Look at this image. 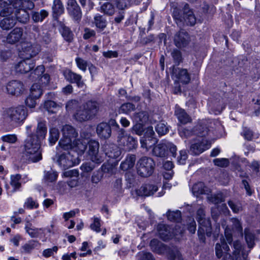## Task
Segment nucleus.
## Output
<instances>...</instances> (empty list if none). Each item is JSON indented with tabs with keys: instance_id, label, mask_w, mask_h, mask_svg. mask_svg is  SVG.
Instances as JSON below:
<instances>
[{
	"instance_id": "obj_30",
	"label": "nucleus",
	"mask_w": 260,
	"mask_h": 260,
	"mask_svg": "<svg viewBox=\"0 0 260 260\" xmlns=\"http://www.w3.org/2000/svg\"><path fill=\"white\" fill-rule=\"evenodd\" d=\"M47 132V128L46 124L43 122H39L38 123V126L36 129V134L34 135L36 136V139L39 140V142L44 140L45 138Z\"/></svg>"
},
{
	"instance_id": "obj_10",
	"label": "nucleus",
	"mask_w": 260,
	"mask_h": 260,
	"mask_svg": "<svg viewBox=\"0 0 260 260\" xmlns=\"http://www.w3.org/2000/svg\"><path fill=\"white\" fill-rule=\"evenodd\" d=\"M20 55L22 58L30 59L39 53L41 50L39 45L30 42H24L22 44Z\"/></svg>"
},
{
	"instance_id": "obj_40",
	"label": "nucleus",
	"mask_w": 260,
	"mask_h": 260,
	"mask_svg": "<svg viewBox=\"0 0 260 260\" xmlns=\"http://www.w3.org/2000/svg\"><path fill=\"white\" fill-rule=\"evenodd\" d=\"M245 239L249 248H252L254 245L255 236L254 234L249 230H245Z\"/></svg>"
},
{
	"instance_id": "obj_7",
	"label": "nucleus",
	"mask_w": 260,
	"mask_h": 260,
	"mask_svg": "<svg viewBox=\"0 0 260 260\" xmlns=\"http://www.w3.org/2000/svg\"><path fill=\"white\" fill-rule=\"evenodd\" d=\"M155 165V162L151 158L147 156L142 157L137 163V173L141 177H148L152 174Z\"/></svg>"
},
{
	"instance_id": "obj_35",
	"label": "nucleus",
	"mask_w": 260,
	"mask_h": 260,
	"mask_svg": "<svg viewBox=\"0 0 260 260\" xmlns=\"http://www.w3.org/2000/svg\"><path fill=\"white\" fill-rule=\"evenodd\" d=\"M13 15L21 23H26L29 20V14L27 11L21 9L16 11Z\"/></svg>"
},
{
	"instance_id": "obj_48",
	"label": "nucleus",
	"mask_w": 260,
	"mask_h": 260,
	"mask_svg": "<svg viewBox=\"0 0 260 260\" xmlns=\"http://www.w3.org/2000/svg\"><path fill=\"white\" fill-rule=\"evenodd\" d=\"M23 206L27 209H36L39 207V204L36 200H34L31 197H29L26 199Z\"/></svg>"
},
{
	"instance_id": "obj_26",
	"label": "nucleus",
	"mask_w": 260,
	"mask_h": 260,
	"mask_svg": "<svg viewBox=\"0 0 260 260\" xmlns=\"http://www.w3.org/2000/svg\"><path fill=\"white\" fill-rule=\"evenodd\" d=\"M23 29L20 27H16L11 31L6 38L8 43L13 44L18 42L22 38Z\"/></svg>"
},
{
	"instance_id": "obj_59",
	"label": "nucleus",
	"mask_w": 260,
	"mask_h": 260,
	"mask_svg": "<svg viewBox=\"0 0 260 260\" xmlns=\"http://www.w3.org/2000/svg\"><path fill=\"white\" fill-rule=\"evenodd\" d=\"M133 133L141 136L144 132L143 123L137 122L131 128Z\"/></svg>"
},
{
	"instance_id": "obj_4",
	"label": "nucleus",
	"mask_w": 260,
	"mask_h": 260,
	"mask_svg": "<svg viewBox=\"0 0 260 260\" xmlns=\"http://www.w3.org/2000/svg\"><path fill=\"white\" fill-rule=\"evenodd\" d=\"M98 110L99 107L96 102L88 101L78 107L74 117L80 122L86 121L94 116Z\"/></svg>"
},
{
	"instance_id": "obj_62",
	"label": "nucleus",
	"mask_w": 260,
	"mask_h": 260,
	"mask_svg": "<svg viewBox=\"0 0 260 260\" xmlns=\"http://www.w3.org/2000/svg\"><path fill=\"white\" fill-rule=\"evenodd\" d=\"M228 204L234 213H238L242 210V206L240 203H235L232 201H229Z\"/></svg>"
},
{
	"instance_id": "obj_42",
	"label": "nucleus",
	"mask_w": 260,
	"mask_h": 260,
	"mask_svg": "<svg viewBox=\"0 0 260 260\" xmlns=\"http://www.w3.org/2000/svg\"><path fill=\"white\" fill-rule=\"evenodd\" d=\"M59 136V131L56 128H51L49 131V142L50 145L52 146L58 140Z\"/></svg>"
},
{
	"instance_id": "obj_57",
	"label": "nucleus",
	"mask_w": 260,
	"mask_h": 260,
	"mask_svg": "<svg viewBox=\"0 0 260 260\" xmlns=\"http://www.w3.org/2000/svg\"><path fill=\"white\" fill-rule=\"evenodd\" d=\"M58 249V248L56 246H53L51 248L46 249L43 251L42 255L45 258L53 256L57 252Z\"/></svg>"
},
{
	"instance_id": "obj_41",
	"label": "nucleus",
	"mask_w": 260,
	"mask_h": 260,
	"mask_svg": "<svg viewBox=\"0 0 260 260\" xmlns=\"http://www.w3.org/2000/svg\"><path fill=\"white\" fill-rule=\"evenodd\" d=\"M156 142V140L154 137H151V138H142L140 140L141 147L146 148L147 150L150 149Z\"/></svg>"
},
{
	"instance_id": "obj_53",
	"label": "nucleus",
	"mask_w": 260,
	"mask_h": 260,
	"mask_svg": "<svg viewBox=\"0 0 260 260\" xmlns=\"http://www.w3.org/2000/svg\"><path fill=\"white\" fill-rule=\"evenodd\" d=\"M62 36L67 42H72L73 40L74 35L70 30L69 28L67 27H63L61 31Z\"/></svg>"
},
{
	"instance_id": "obj_15",
	"label": "nucleus",
	"mask_w": 260,
	"mask_h": 260,
	"mask_svg": "<svg viewBox=\"0 0 260 260\" xmlns=\"http://www.w3.org/2000/svg\"><path fill=\"white\" fill-rule=\"evenodd\" d=\"M7 90L9 94L18 96L23 92L24 86L20 81L12 80L7 84Z\"/></svg>"
},
{
	"instance_id": "obj_9",
	"label": "nucleus",
	"mask_w": 260,
	"mask_h": 260,
	"mask_svg": "<svg viewBox=\"0 0 260 260\" xmlns=\"http://www.w3.org/2000/svg\"><path fill=\"white\" fill-rule=\"evenodd\" d=\"M157 230L159 237L164 241L182 234L185 230L184 228H181L179 224L176 225L175 229L171 230V229L169 226L161 223L157 225Z\"/></svg>"
},
{
	"instance_id": "obj_32",
	"label": "nucleus",
	"mask_w": 260,
	"mask_h": 260,
	"mask_svg": "<svg viewBox=\"0 0 260 260\" xmlns=\"http://www.w3.org/2000/svg\"><path fill=\"white\" fill-rule=\"evenodd\" d=\"M150 246L152 251L158 253H163L166 250L165 245L156 239L152 240Z\"/></svg>"
},
{
	"instance_id": "obj_52",
	"label": "nucleus",
	"mask_w": 260,
	"mask_h": 260,
	"mask_svg": "<svg viewBox=\"0 0 260 260\" xmlns=\"http://www.w3.org/2000/svg\"><path fill=\"white\" fill-rule=\"evenodd\" d=\"M22 10H30L34 8V3L29 0H23L20 4L17 6Z\"/></svg>"
},
{
	"instance_id": "obj_54",
	"label": "nucleus",
	"mask_w": 260,
	"mask_h": 260,
	"mask_svg": "<svg viewBox=\"0 0 260 260\" xmlns=\"http://www.w3.org/2000/svg\"><path fill=\"white\" fill-rule=\"evenodd\" d=\"M75 62L77 67L83 72H85L86 71L87 67L89 65L86 60L79 57L75 58Z\"/></svg>"
},
{
	"instance_id": "obj_20",
	"label": "nucleus",
	"mask_w": 260,
	"mask_h": 260,
	"mask_svg": "<svg viewBox=\"0 0 260 260\" xmlns=\"http://www.w3.org/2000/svg\"><path fill=\"white\" fill-rule=\"evenodd\" d=\"M190 38L188 34L184 31L178 32L174 37V43L178 48H183L188 45Z\"/></svg>"
},
{
	"instance_id": "obj_6",
	"label": "nucleus",
	"mask_w": 260,
	"mask_h": 260,
	"mask_svg": "<svg viewBox=\"0 0 260 260\" xmlns=\"http://www.w3.org/2000/svg\"><path fill=\"white\" fill-rule=\"evenodd\" d=\"M62 149L58 151V152L56 154V162L61 169L66 170L79 163L77 157L72 154L71 152L69 151V150L61 153Z\"/></svg>"
},
{
	"instance_id": "obj_11",
	"label": "nucleus",
	"mask_w": 260,
	"mask_h": 260,
	"mask_svg": "<svg viewBox=\"0 0 260 260\" xmlns=\"http://www.w3.org/2000/svg\"><path fill=\"white\" fill-rule=\"evenodd\" d=\"M4 8L0 13L1 16L4 17L0 21V26L3 29L9 30L15 25L16 19L13 15V13L8 14L9 13V7Z\"/></svg>"
},
{
	"instance_id": "obj_21",
	"label": "nucleus",
	"mask_w": 260,
	"mask_h": 260,
	"mask_svg": "<svg viewBox=\"0 0 260 260\" xmlns=\"http://www.w3.org/2000/svg\"><path fill=\"white\" fill-rule=\"evenodd\" d=\"M19 61L15 66L17 72L24 74L30 71L35 67L34 63L32 60L28 59H25Z\"/></svg>"
},
{
	"instance_id": "obj_44",
	"label": "nucleus",
	"mask_w": 260,
	"mask_h": 260,
	"mask_svg": "<svg viewBox=\"0 0 260 260\" xmlns=\"http://www.w3.org/2000/svg\"><path fill=\"white\" fill-rule=\"evenodd\" d=\"M48 15V13L45 10H41L40 12H34L32 14V18L36 22L42 21Z\"/></svg>"
},
{
	"instance_id": "obj_25",
	"label": "nucleus",
	"mask_w": 260,
	"mask_h": 260,
	"mask_svg": "<svg viewBox=\"0 0 260 260\" xmlns=\"http://www.w3.org/2000/svg\"><path fill=\"white\" fill-rule=\"evenodd\" d=\"M119 145L123 146L128 150L135 149L137 140L131 136H124L119 139Z\"/></svg>"
},
{
	"instance_id": "obj_45",
	"label": "nucleus",
	"mask_w": 260,
	"mask_h": 260,
	"mask_svg": "<svg viewBox=\"0 0 260 260\" xmlns=\"http://www.w3.org/2000/svg\"><path fill=\"white\" fill-rule=\"evenodd\" d=\"M44 72V67L43 66H39L31 73L30 77L32 80L39 79L43 75Z\"/></svg>"
},
{
	"instance_id": "obj_28",
	"label": "nucleus",
	"mask_w": 260,
	"mask_h": 260,
	"mask_svg": "<svg viewBox=\"0 0 260 260\" xmlns=\"http://www.w3.org/2000/svg\"><path fill=\"white\" fill-rule=\"evenodd\" d=\"M183 19L187 24L193 25L196 22V18L192 11L190 10L188 5H185L184 8Z\"/></svg>"
},
{
	"instance_id": "obj_27",
	"label": "nucleus",
	"mask_w": 260,
	"mask_h": 260,
	"mask_svg": "<svg viewBox=\"0 0 260 260\" xmlns=\"http://www.w3.org/2000/svg\"><path fill=\"white\" fill-rule=\"evenodd\" d=\"M96 133L100 137L107 139L110 137L111 134L110 126L107 123H101L97 126Z\"/></svg>"
},
{
	"instance_id": "obj_31",
	"label": "nucleus",
	"mask_w": 260,
	"mask_h": 260,
	"mask_svg": "<svg viewBox=\"0 0 260 260\" xmlns=\"http://www.w3.org/2000/svg\"><path fill=\"white\" fill-rule=\"evenodd\" d=\"M136 161V156L134 154H128L125 160L120 164V168L123 171H126L133 168Z\"/></svg>"
},
{
	"instance_id": "obj_60",
	"label": "nucleus",
	"mask_w": 260,
	"mask_h": 260,
	"mask_svg": "<svg viewBox=\"0 0 260 260\" xmlns=\"http://www.w3.org/2000/svg\"><path fill=\"white\" fill-rule=\"evenodd\" d=\"M1 139L5 142L14 144L17 141V137L15 134H8L2 136Z\"/></svg>"
},
{
	"instance_id": "obj_18",
	"label": "nucleus",
	"mask_w": 260,
	"mask_h": 260,
	"mask_svg": "<svg viewBox=\"0 0 260 260\" xmlns=\"http://www.w3.org/2000/svg\"><path fill=\"white\" fill-rule=\"evenodd\" d=\"M63 75L67 81L71 83H76L78 87L83 88L84 87V83L82 80V76L68 69L64 71Z\"/></svg>"
},
{
	"instance_id": "obj_46",
	"label": "nucleus",
	"mask_w": 260,
	"mask_h": 260,
	"mask_svg": "<svg viewBox=\"0 0 260 260\" xmlns=\"http://www.w3.org/2000/svg\"><path fill=\"white\" fill-rule=\"evenodd\" d=\"M135 110V106L130 103H127L122 104L119 108L120 113H124L128 114L131 112Z\"/></svg>"
},
{
	"instance_id": "obj_55",
	"label": "nucleus",
	"mask_w": 260,
	"mask_h": 260,
	"mask_svg": "<svg viewBox=\"0 0 260 260\" xmlns=\"http://www.w3.org/2000/svg\"><path fill=\"white\" fill-rule=\"evenodd\" d=\"M155 130L159 135L163 136L168 133V128L164 123L159 122L157 124Z\"/></svg>"
},
{
	"instance_id": "obj_64",
	"label": "nucleus",
	"mask_w": 260,
	"mask_h": 260,
	"mask_svg": "<svg viewBox=\"0 0 260 260\" xmlns=\"http://www.w3.org/2000/svg\"><path fill=\"white\" fill-rule=\"evenodd\" d=\"M139 260H154L151 253L142 251L138 253Z\"/></svg>"
},
{
	"instance_id": "obj_50",
	"label": "nucleus",
	"mask_w": 260,
	"mask_h": 260,
	"mask_svg": "<svg viewBox=\"0 0 260 260\" xmlns=\"http://www.w3.org/2000/svg\"><path fill=\"white\" fill-rule=\"evenodd\" d=\"M102 11L109 15H112L114 13L115 9L114 6L110 3H105L101 6Z\"/></svg>"
},
{
	"instance_id": "obj_1",
	"label": "nucleus",
	"mask_w": 260,
	"mask_h": 260,
	"mask_svg": "<svg viewBox=\"0 0 260 260\" xmlns=\"http://www.w3.org/2000/svg\"><path fill=\"white\" fill-rule=\"evenodd\" d=\"M62 137L56 147L57 151L62 149L76 152L78 155L84 153L87 148L85 140L77 139L78 133L74 127L70 125H65L62 128Z\"/></svg>"
},
{
	"instance_id": "obj_51",
	"label": "nucleus",
	"mask_w": 260,
	"mask_h": 260,
	"mask_svg": "<svg viewBox=\"0 0 260 260\" xmlns=\"http://www.w3.org/2000/svg\"><path fill=\"white\" fill-rule=\"evenodd\" d=\"M92 223L90 224V229L96 233L101 232V219L99 217L94 216L92 219Z\"/></svg>"
},
{
	"instance_id": "obj_56",
	"label": "nucleus",
	"mask_w": 260,
	"mask_h": 260,
	"mask_svg": "<svg viewBox=\"0 0 260 260\" xmlns=\"http://www.w3.org/2000/svg\"><path fill=\"white\" fill-rule=\"evenodd\" d=\"M58 174L56 172L49 171L45 173L44 178L48 182H53L57 180Z\"/></svg>"
},
{
	"instance_id": "obj_19",
	"label": "nucleus",
	"mask_w": 260,
	"mask_h": 260,
	"mask_svg": "<svg viewBox=\"0 0 260 260\" xmlns=\"http://www.w3.org/2000/svg\"><path fill=\"white\" fill-rule=\"evenodd\" d=\"M29 180L27 175L22 177L19 174L11 175L10 176V185L13 187V191L15 192L20 190L21 187V183H26Z\"/></svg>"
},
{
	"instance_id": "obj_13",
	"label": "nucleus",
	"mask_w": 260,
	"mask_h": 260,
	"mask_svg": "<svg viewBox=\"0 0 260 260\" xmlns=\"http://www.w3.org/2000/svg\"><path fill=\"white\" fill-rule=\"evenodd\" d=\"M67 10L69 15L76 21H79L82 18L81 10L76 0H69Z\"/></svg>"
},
{
	"instance_id": "obj_61",
	"label": "nucleus",
	"mask_w": 260,
	"mask_h": 260,
	"mask_svg": "<svg viewBox=\"0 0 260 260\" xmlns=\"http://www.w3.org/2000/svg\"><path fill=\"white\" fill-rule=\"evenodd\" d=\"M12 56V53L9 50L0 51V62L7 61Z\"/></svg>"
},
{
	"instance_id": "obj_22",
	"label": "nucleus",
	"mask_w": 260,
	"mask_h": 260,
	"mask_svg": "<svg viewBox=\"0 0 260 260\" xmlns=\"http://www.w3.org/2000/svg\"><path fill=\"white\" fill-rule=\"evenodd\" d=\"M233 255L236 260H247L248 254L243 251V246L239 241L233 243Z\"/></svg>"
},
{
	"instance_id": "obj_8",
	"label": "nucleus",
	"mask_w": 260,
	"mask_h": 260,
	"mask_svg": "<svg viewBox=\"0 0 260 260\" xmlns=\"http://www.w3.org/2000/svg\"><path fill=\"white\" fill-rule=\"evenodd\" d=\"M225 240L223 238L220 239V243H217L215 246L216 255L218 258L223 256L224 260H234L233 256L228 252L230 248L226 242L231 244L233 240L232 235L225 232Z\"/></svg>"
},
{
	"instance_id": "obj_29",
	"label": "nucleus",
	"mask_w": 260,
	"mask_h": 260,
	"mask_svg": "<svg viewBox=\"0 0 260 260\" xmlns=\"http://www.w3.org/2000/svg\"><path fill=\"white\" fill-rule=\"evenodd\" d=\"M175 114L179 122L182 124H186L190 121V118L185 110L176 105L175 106Z\"/></svg>"
},
{
	"instance_id": "obj_17",
	"label": "nucleus",
	"mask_w": 260,
	"mask_h": 260,
	"mask_svg": "<svg viewBox=\"0 0 260 260\" xmlns=\"http://www.w3.org/2000/svg\"><path fill=\"white\" fill-rule=\"evenodd\" d=\"M211 142L202 138L198 142L192 144L190 147V151L195 155H199L211 147Z\"/></svg>"
},
{
	"instance_id": "obj_47",
	"label": "nucleus",
	"mask_w": 260,
	"mask_h": 260,
	"mask_svg": "<svg viewBox=\"0 0 260 260\" xmlns=\"http://www.w3.org/2000/svg\"><path fill=\"white\" fill-rule=\"evenodd\" d=\"M23 0H1L0 5L4 7L11 8V6L17 8Z\"/></svg>"
},
{
	"instance_id": "obj_63",
	"label": "nucleus",
	"mask_w": 260,
	"mask_h": 260,
	"mask_svg": "<svg viewBox=\"0 0 260 260\" xmlns=\"http://www.w3.org/2000/svg\"><path fill=\"white\" fill-rule=\"evenodd\" d=\"M215 165L220 167H226L229 164V161L228 159L224 158H216L213 160Z\"/></svg>"
},
{
	"instance_id": "obj_2",
	"label": "nucleus",
	"mask_w": 260,
	"mask_h": 260,
	"mask_svg": "<svg viewBox=\"0 0 260 260\" xmlns=\"http://www.w3.org/2000/svg\"><path fill=\"white\" fill-rule=\"evenodd\" d=\"M23 155L32 162H38L42 159L41 142L32 134L28 135L25 141Z\"/></svg>"
},
{
	"instance_id": "obj_49",
	"label": "nucleus",
	"mask_w": 260,
	"mask_h": 260,
	"mask_svg": "<svg viewBox=\"0 0 260 260\" xmlns=\"http://www.w3.org/2000/svg\"><path fill=\"white\" fill-rule=\"evenodd\" d=\"M168 219L171 221L178 222L181 219V212L177 210L176 211H170L167 213Z\"/></svg>"
},
{
	"instance_id": "obj_23",
	"label": "nucleus",
	"mask_w": 260,
	"mask_h": 260,
	"mask_svg": "<svg viewBox=\"0 0 260 260\" xmlns=\"http://www.w3.org/2000/svg\"><path fill=\"white\" fill-rule=\"evenodd\" d=\"M26 232L31 238L42 237L45 236V232L47 230L45 228H36L32 226L31 223L26 221L25 225Z\"/></svg>"
},
{
	"instance_id": "obj_12",
	"label": "nucleus",
	"mask_w": 260,
	"mask_h": 260,
	"mask_svg": "<svg viewBox=\"0 0 260 260\" xmlns=\"http://www.w3.org/2000/svg\"><path fill=\"white\" fill-rule=\"evenodd\" d=\"M88 153L90 159L96 164L101 163L103 161V158L99 153V143L95 140H90L88 142Z\"/></svg>"
},
{
	"instance_id": "obj_24",
	"label": "nucleus",
	"mask_w": 260,
	"mask_h": 260,
	"mask_svg": "<svg viewBox=\"0 0 260 260\" xmlns=\"http://www.w3.org/2000/svg\"><path fill=\"white\" fill-rule=\"evenodd\" d=\"M158 187L153 184H145L137 190V193L140 196H150L154 194Z\"/></svg>"
},
{
	"instance_id": "obj_3",
	"label": "nucleus",
	"mask_w": 260,
	"mask_h": 260,
	"mask_svg": "<svg viewBox=\"0 0 260 260\" xmlns=\"http://www.w3.org/2000/svg\"><path fill=\"white\" fill-rule=\"evenodd\" d=\"M27 116V110L23 106L6 109L2 113L4 119L9 120L15 126L22 125Z\"/></svg>"
},
{
	"instance_id": "obj_16",
	"label": "nucleus",
	"mask_w": 260,
	"mask_h": 260,
	"mask_svg": "<svg viewBox=\"0 0 260 260\" xmlns=\"http://www.w3.org/2000/svg\"><path fill=\"white\" fill-rule=\"evenodd\" d=\"M105 154L110 158L115 159L116 162L119 161L121 157V150L115 144H106L104 146Z\"/></svg>"
},
{
	"instance_id": "obj_43",
	"label": "nucleus",
	"mask_w": 260,
	"mask_h": 260,
	"mask_svg": "<svg viewBox=\"0 0 260 260\" xmlns=\"http://www.w3.org/2000/svg\"><path fill=\"white\" fill-rule=\"evenodd\" d=\"M39 245V243L38 241L30 240L22 247V249L24 253H29L35 248L37 247Z\"/></svg>"
},
{
	"instance_id": "obj_34",
	"label": "nucleus",
	"mask_w": 260,
	"mask_h": 260,
	"mask_svg": "<svg viewBox=\"0 0 260 260\" xmlns=\"http://www.w3.org/2000/svg\"><path fill=\"white\" fill-rule=\"evenodd\" d=\"M93 23L97 28L103 30L106 27L107 22L104 16L97 14L94 17Z\"/></svg>"
},
{
	"instance_id": "obj_58",
	"label": "nucleus",
	"mask_w": 260,
	"mask_h": 260,
	"mask_svg": "<svg viewBox=\"0 0 260 260\" xmlns=\"http://www.w3.org/2000/svg\"><path fill=\"white\" fill-rule=\"evenodd\" d=\"M134 120L138 123H144L148 119L147 114L144 112L136 113L134 116Z\"/></svg>"
},
{
	"instance_id": "obj_39",
	"label": "nucleus",
	"mask_w": 260,
	"mask_h": 260,
	"mask_svg": "<svg viewBox=\"0 0 260 260\" xmlns=\"http://www.w3.org/2000/svg\"><path fill=\"white\" fill-rule=\"evenodd\" d=\"M44 108L49 113H54L59 110L60 107L53 101H47L44 103Z\"/></svg>"
},
{
	"instance_id": "obj_36",
	"label": "nucleus",
	"mask_w": 260,
	"mask_h": 260,
	"mask_svg": "<svg viewBox=\"0 0 260 260\" xmlns=\"http://www.w3.org/2000/svg\"><path fill=\"white\" fill-rule=\"evenodd\" d=\"M192 191L194 195L207 193L208 188L205 186L203 182H200L194 184L192 187Z\"/></svg>"
},
{
	"instance_id": "obj_5",
	"label": "nucleus",
	"mask_w": 260,
	"mask_h": 260,
	"mask_svg": "<svg viewBox=\"0 0 260 260\" xmlns=\"http://www.w3.org/2000/svg\"><path fill=\"white\" fill-rule=\"evenodd\" d=\"M197 220L199 222V227L198 231L199 238L201 242H205V234L208 237L211 235V224L209 218L205 217L204 211L200 208L197 211Z\"/></svg>"
},
{
	"instance_id": "obj_37",
	"label": "nucleus",
	"mask_w": 260,
	"mask_h": 260,
	"mask_svg": "<svg viewBox=\"0 0 260 260\" xmlns=\"http://www.w3.org/2000/svg\"><path fill=\"white\" fill-rule=\"evenodd\" d=\"M167 146L165 144L160 143L156 145L153 149V155L159 156L164 157L166 154Z\"/></svg>"
},
{
	"instance_id": "obj_38",
	"label": "nucleus",
	"mask_w": 260,
	"mask_h": 260,
	"mask_svg": "<svg viewBox=\"0 0 260 260\" xmlns=\"http://www.w3.org/2000/svg\"><path fill=\"white\" fill-rule=\"evenodd\" d=\"M43 93V87L38 83H34L30 89V94L36 99L39 98Z\"/></svg>"
},
{
	"instance_id": "obj_14",
	"label": "nucleus",
	"mask_w": 260,
	"mask_h": 260,
	"mask_svg": "<svg viewBox=\"0 0 260 260\" xmlns=\"http://www.w3.org/2000/svg\"><path fill=\"white\" fill-rule=\"evenodd\" d=\"M173 77L175 82L188 84L190 80V75L186 69L176 68L173 70Z\"/></svg>"
},
{
	"instance_id": "obj_33",
	"label": "nucleus",
	"mask_w": 260,
	"mask_h": 260,
	"mask_svg": "<svg viewBox=\"0 0 260 260\" xmlns=\"http://www.w3.org/2000/svg\"><path fill=\"white\" fill-rule=\"evenodd\" d=\"M52 8L54 17L57 18L64 12V7L60 0H53Z\"/></svg>"
}]
</instances>
